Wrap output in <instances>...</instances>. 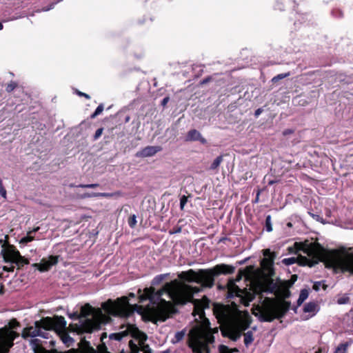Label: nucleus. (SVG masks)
Listing matches in <instances>:
<instances>
[{"label": "nucleus", "mask_w": 353, "mask_h": 353, "mask_svg": "<svg viewBox=\"0 0 353 353\" xmlns=\"http://www.w3.org/2000/svg\"><path fill=\"white\" fill-rule=\"evenodd\" d=\"M287 309L273 301L265 299L259 310L260 320L271 322L275 319L281 318Z\"/></svg>", "instance_id": "nucleus-7"}, {"label": "nucleus", "mask_w": 353, "mask_h": 353, "mask_svg": "<svg viewBox=\"0 0 353 353\" xmlns=\"http://www.w3.org/2000/svg\"><path fill=\"white\" fill-rule=\"evenodd\" d=\"M12 263H15L18 266V269H20L25 265L29 264V260L21 256L20 254L19 256L12 262Z\"/></svg>", "instance_id": "nucleus-24"}, {"label": "nucleus", "mask_w": 353, "mask_h": 353, "mask_svg": "<svg viewBox=\"0 0 353 353\" xmlns=\"http://www.w3.org/2000/svg\"><path fill=\"white\" fill-rule=\"evenodd\" d=\"M104 105L103 103L99 105L95 111L91 114L90 118L94 119L100 115L103 111Z\"/></svg>", "instance_id": "nucleus-34"}, {"label": "nucleus", "mask_w": 353, "mask_h": 353, "mask_svg": "<svg viewBox=\"0 0 353 353\" xmlns=\"http://www.w3.org/2000/svg\"><path fill=\"white\" fill-rule=\"evenodd\" d=\"M184 336H185L184 331L177 332L174 335V338L173 339L172 342L174 343H178V342L181 341L184 338Z\"/></svg>", "instance_id": "nucleus-35"}, {"label": "nucleus", "mask_w": 353, "mask_h": 353, "mask_svg": "<svg viewBox=\"0 0 353 353\" xmlns=\"http://www.w3.org/2000/svg\"><path fill=\"white\" fill-rule=\"evenodd\" d=\"M132 342L130 341V344L132 353H152L148 345L141 343L139 347H138L136 345H132Z\"/></svg>", "instance_id": "nucleus-21"}, {"label": "nucleus", "mask_w": 353, "mask_h": 353, "mask_svg": "<svg viewBox=\"0 0 353 353\" xmlns=\"http://www.w3.org/2000/svg\"><path fill=\"white\" fill-rule=\"evenodd\" d=\"M137 224V216L135 214L130 216L128 219V225L130 228H133Z\"/></svg>", "instance_id": "nucleus-39"}, {"label": "nucleus", "mask_w": 353, "mask_h": 353, "mask_svg": "<svg viewBox=\"0 0 353 353\" xmlns=\"http://www.w3.org/2000/svg\"><path fill=\"white\" fill-rule=\"evenodd\" d=\"M89 350H90V353H97V350H94L92 347H91L90 345V348H89Z\"/></svg>", "instance_id": "nucleus-62"}, {"label": "nucleus", "mask_w": 353, "mask_h": 353, "mask_svg": "<svg viewBox=\"0 0 353 353\" xmlns=\"http://www.w3.org/2000/svg\"><path fill=\"white\" fill-rule=\"evenodd\" d=\"M4 293V285L3 283H1L0 285V294H3Z\"/></svg>", "instance_id": "nucleus-61"}, {"label": "nucleus", "mask_w": 353, "mask_h": 353, "mask_svg": "<svg viewBox=\"0 0 353 353\" xmlns=\"http://www.w3.org/2000/svg\"><path fill=\"white\" fill-rule=\"evenodd\" d=\"M317 307H318V305L316 303L310 302V303H307L306 305H305V306L303 307V312L305 313H307V312L312 313V315H314L317 311Z\"/></svg>", "instance_id": "nucleus-23"}, {"label": "nucleus", "mask_w": 353, "mask_h": 353, "mask_svg": "<svg viewBox=\"0 0 353 353\" xmlns=\"http://www.w3.org/2000/svg\"><path fill=\"white\" fill-rule=\"evenodd\" d=\"M309 292L306 289L301 290L299 299L297 300V304L301 305L308 297Z\"/></svg>", "instance_id": "nucleus-27"}, {"label": "nucleus", "mask_w": 353, "mask_h": 353, "mask_svg": "<svg viewBox=\"0 0 353 353\" xmlns=\"http://www.w3.org/2000/svg\"><path fill=\"white\" fill-rule=\"evenodd\" d=\"M274 257L264 258L262 261L263 266L267 270H270L274 264Z\"/></svg>", "instance_id": "nucleus-29"}, {"label": "nucleus", "mask_w": 353, "mask_h": 353, "mask_svg": "<svg viewBox=\"0 0 353 353\" xmlns=\"http://www.w3.org/2000/svg\"><path fill=\"white\" fill-rule=\"evenodd\" d=\"M166 276H167V274H159V275L156 276L153 279V280L152 281V284L154 285H157L160 284L165 279V278Z\"/></svg>", "instance_id": "nucleus-33"}, {"label": "nucleus", "mask_w": 353, "mask_h": 353, "mask_svg": "<svg viewBox=\"0 0 353 353\" xmlns=\"http://www.w3.org/2000/svg\"><path fill=\"white\" fill-rule=\"evenodd\" d=\"M82 342L85 345V349L83 352H78L77 353H88V341L85 340V338L82 340Z\"/></svg>", "instance_id": "nucleus-45"}, {"label": "nucleus", "mask_w": 353, "mask_h": 353, "mask_svg": "<svg viewBox=\"0 0 353 353\" xmlns=\"http://www.w3.org/2000/svg\"><path fill=\"white\" fill-rule=\"evenodd\" d=\"M263 255L265 258L274 257L275 258L276 255L274 252H271L269 249H265L263 250Z\"/></svg>", "instance_id": "nucleus-43"}, {"label": "nucleus", "mask_w": 353, "mask_h": 353, "mask_svg": "<svg viewBox=\"0 0 353 353\" xmlns=\"http://www.w3.org/2000/svg\"><path fill=\"white\" fill-rule=\"evenodd\" d=\"M3 270L6 272H12L14 270V265H11L10 267L3 266Z\"/></svg>", "instance_id": "nucleus-48"}, {"label": "nucleus", "mask_w": 353, "mask_h": 353, "mask_svg": "<svg viewBox=\"0 0 353 353\" xmlns=\"http://www.w3.org/2000/svg\"><path fill=\"white\" fill-rule=\"evenodd\" d=\"M1 254L6 263H12L19 256L20 252L13 245L4 243L2 244Z\"/></svg>", "instance_id": "nucleus-13"}, {"label": "nucleus", "mask_w": 353, "mask_h": 353, "mask_svg": "<svg viewBox=\"0 0 353 353\" xmlns=\"http://www.w3.org/2000/svg\"><path fill=\"white\" fill-rule=\"evenodd\" d=\"M10 326L11 328H14L19 326V323L16 319H13L10 322Z\"/></svg>", "instance_id": "nucleus-46"}, {"label": "nucleus", "mask_w": 353, "mask_h": 353, "mask_svg": "<svg viewBox=\"0 0 353 353\" xmlns=\"http://www.w3.org/2000/svg\"><path fill=\"white\" fill-rule=\"evenodd\" d=\"M188 202V197L185 195H183L180 199V208L181 210L184 209L185 204Z\"/></svg>", "instance_id": "nucleus-42"}, {"label": "nucleus", "mask_w": 353, "mask_h": 353, "mask_svg": "<svg viewBox=\"0 0 353 353\" xmlns=\"http://www.w3.org/2000/svg\"><path fill=\"white\" fill-rule=\"evenodd\" d=\"M224 80L222 77V74L215 73L210 75L199 83V85L208 86V87H219L223 86Z\"/></svg>", "instance_id": "nucleus-14"}, {"label": "nucleus", "mask_w": 353, "mask_h": 353, "mask_svg": "<svg viewBox=\"0 0 353 353\" xmlns=\"http://www.w3.org/2000/svg\"><path fill=\"white\" fill-rule=\"evenodd\" d=\"M40 334L41 335H39V336H41L44 339H48V333H47L46 332H43V331H41V330H40Z\"/></svg>", "instance_id": "nucleus-54"}, {"label": "nucleus", "mask_w": 353, "mask_h": 353, "mask_svg": "<svg viewBox=\"0 0 353 353\" xmlns=\"http://www.w3.org/2000/svg\"><path fill=\"white\" fill-rule=\"evenodd\" d=\"M152 85L154 87H156L157 85V81H156V79H152Z\"/></svg>", "instance_id": "nucleus-63"}, {"label": "nucleus", "mask_w": 353, "mask_h": 353, "mask_svg": "<svg viewBox=\"0 0 353 353\" xmlns=\"http://www.w3.org/2000/svg\"><path fill=\"white\" fill-rule=\"evenodd\" d=\"M169 100H170V98H169L168 97H165V98L162 100V101H161V105H162V106L165 107V106L167 105V103H168V102L169 101Z\"/></svg>", "instance_id": "nucleus-55"}, {"label": "nucleus", "mask_w": 353, "mask_h": 353, "mask_svg": "<svg viewBox=\"0 0 353 353\" xmlns=\"http://www.w3.org/2000/svg\"><path fill=\"white\" fill-rule=\"evenodd\" d=\"M350 342H346L339 344L335 349L334 353H347V348L350 345Z\"/></svg>", "instance_id": "nucleus-26"}, {"label": "nucleus", "mask_w": 353, "mask_h": 353, "mask_svg": "<svg viewBox=\"0 0 353 353\" xmlns=\"http://www.w3.org/2000/svg\"><path fill=\"white\" fill-rule=\"evenodd\" d=\"M102 307L109 314L123 318L129 317L134 314L132 305H130L126 296L117 299L116 301L109 300L103 303Z\"/></svg>", "instance_id": "nucleus-5"}, {"label": "nucleus", "mask_w": 353, "mask_h": 353, "mask_svg": "<svg viewBox=\"0 0 353 353\" xmlns=\"http://www.w3.org/2000/svg\"><path fill=\"white\" fill-rule=\"evenodd\" d=\"M69 331L71 332L69 326L67 327L65 325V327H58L55 332L60 336L64 343H68L73 341V339L69 336Z\"/></svg>", "instance_id": "nucleus-20"}, {"label": "nucleus", "mask_w": 353, "mask_h": 353, "mask_svg": "<svg viewBox=\"0 0 353 353\" xmlns=\"http://www.w3.org/2000/svg\"><path fill=\"white\" fill-rule=\"evenodd\" d=\"M19 334L10 328L4 327L0 329V352L7 353L14 345V341Z\"/></svg>", "instance_id": "nucleus-11"}, {"label": "nucleus", "mask_w": 353, "mask_h": 353, "mask_svg": "<svg viewBox=\"0 0 353 353\" xmlns=\"http://www.w3.org/2000/svg\"><path fill=\"white\" fill-rule=\"evenodd\" d=\"M220 351H221V353H231L230 352V350L224 345L220 346Z\"/></svg>", "instance_id": "nucleus-49"}, {"label": "nucleus", "mask_w": 353, "mask_h": 353, "mask_svg": "<svg viewBox=\"0 0 353 353\" xmlns=\"http://www.w3.org/2000/svg\"><path fill=\"white\" fill-rule=\"evenodd\" d=\"M297 251H302L307 256L285 258L282 263L290 265L298 263L300 265L312 267L319 261H323L328 268H340L353 274V253L341 254L336 250H326L318 243H295Z\"/></svg>", "instance_id": "nucleus-2"}, {"label": "nucleus", "mask_w": 353, "mask_h": 353, "mask_svg": "<svg viewBox=\"0 0 353 353\" xmlns=\"http://www.w3.org/2000/svg\"><path fill=\"white\" fill-rule=\"evenodd\" d=\"M200 291L201 288L199 287H193L174 280L165 283L157 292L152 287L145 288L139 299L140 302L148 299L150 301L153 305L155 316L161 321H165L174 312L172 303L183 305L193 301L194 308L192 314L198 315L203 325L193 327L190 330L189 346L194 353H210L209 345L213 343L214 337L210 332L208 320L204 317V309L209 307L208 301L193 299L194 294Z\"/></svg>", "instance_id": "nucleus-1"}, {"label": "nucleus", "mask_w": 353, "mask_h": 353, "mask_svg": "<svg viewBox=\"0 0 353 353\" xmlns=\"http://www.w3.org/2000/svg\"><path fill=\"white\" fill-rule=\"evenodd\" d=\"M263 112V109L260 108H258L255 112H254V116L255 117H258L262 112Z\"/></svg>", "instance_id": "nucleus-52"}, {"label": "nucleus", "mask_w": 353, "mask_h": 353, "mask_svg": "<svg viewBox=\"0 0 353 353\" xmlns=\"http://www.w3.org/2000/svg\"><path fill=\"white\" fill-rule=\"evenodd\" d=\"M90 334L93 331L101 329L102 326L108 323L110 318L103 314L101 309L96 310L90 305Z\"/></svg>", "instance_id": "nucleus-9"}, {"label": "nucleus", "mask_w": 353, "mask_h": 353, "mask_svg": "<svg viewBox=\"0 0 353 353\" xmlns=\"http://www.w3.org/2000/svg\"><path fill=\"white\" fill-rule=\"evenodd\" d=\"M75 92H77L79 96H84L85 97L88 98V94H87L82 93V92H79L78 90H75Z\"/></svg>", "instance_id": "nucleus-59"}, {"label": "nucleus", "mask_w": 353, "mask_h": 353, "mask_svg": "<svg viewBox=\"0 0 353 353\" xmlns=\"http://www.w3.org/2000/svg\"><path fill=\"white\" fill-rule=\"evenodd\" d=\"M309 17L308 14H299L298 16H297V19H296V21L294 22V26H297V21H300V23H305V20L307 19V17Z\"/></svg>", "instance_id": "nucleus-36"}, {"label": "nucleus", "mask_w": 353, "mask_h": 353, "mask_svg": "<svg viewBox=\"0 0 353 353\" xmlns=\"http://www.w3.org/2000/svg\"><path fill=\"white\" fill-rule=\"evenodd\" d=\"M234 270V266L221 263L208 269H199L196 271L190 269L182 271L178 274V278L183 283L199 284L201 288H212L214 285L216 276L232 274Z\"/></svg>", "instance_id": "nucleus-4"}, {"label": "nucleus", "mask_w": 353, "mask_h": 353, "mask_svg": "<svg viewBox=\"0 0 353 353\" xmlns=\"http://www.w3.org/2000/svg\"><path fill=\"white\" fill-rule=\"evenodd\" d=\"M30 344L34 353H46V349L42 346L39 339H32L30 341Z\"/></svg>", "instance_id": "nucleus-22"}, {"label": "nucleus", "mask_w": 353, "mask_h": 353, "mask_svg": "<svg viewBox=\"0 0 353 353\" xmlns=\"http://www.w3.org/2000/svg\"><path fill=\"white\" fill-rule=\"evenodd\" d=\"M8 239H9V236L8 234L5 235L4 239H0V244L2 245V244L4 243H9Z\"/></svg>", "instance_id": "nucleus-53"}, {"label": "nucleus", "mask_w": 353, "mask_h": 353, "mask_svg": "<svg viewBox=\"0 0 353 353\" xmlns=\"http://www.w3.org/2000/svg\"><path fill=\"white\" fill-rule=\"evenodd\" d=\"M39 228L37 227V228H34L32 231L28 232V235L25 237H23L21 241H20V243H28L29 242H31L32 241L34 238V236H30V234L32 233V232H37L39 230Z\"/></svg>", "instance_id": "nucleus-30"}, {"label": "nucleus", "mask_w": 353, "mask_h": 353, "mask_svg": "<svg viewBox=\"0 0 353 353\" xmlns=\"http://www.w3.org/2000/svg\"><path fill=\"white\" fill-rule=\"evenodd\" d=\"M275 8L276 10H283V7L280 4L279 1H277V2H276V4L275 6Z\"/></svg>", "instance_id": "nucleus-56"}, {"label": "nucleus", "mask_w": 353, "mask_h": 353, "mask_svg": "<svg viewBox=\"0 0 353 353\" xmlns=\"http://www.w3.org/2000/svg\"><path fill=\"white\" fill-rule=\"evenodd\" d=\"M222 161L223 156L220 155L217 157L211 164L210 169L212 170H216L218 167L220 165V164L222 163Z\"/></svg>", "instance_id": "nucleus-31"}, {"label": "nucleus", "mask_w": 353, "mask_h": 353, "mask_svg": "<svg viewBox=\"0 0 353 353\" xmlns=\"http://www.w3.org/2000/svg\"><path fill=\"white\" fill-rule=\"evenodd\" d=\"M315 353H322V349L319 348L316 351H315Z\"/></svg>", "instance_id": "nucleus-64"}, {"label": "nucleus", "mask_w": 353, "mask_h": 353, "mask_svg": "<svg viewBox=\"0 0 353 353\" xmlns=\"http://www.w3.org/2000/svg\"><path fill=\"white\" fill-rule=\"evenodd\" d=\"M162 150L161 146H147L137 154V157H148L154 155Z\"/></svg>", "instance_id": "nucleus-18"}, {"label": "nucleus", "mask_w": 353, "mask_h": 353, "mask_svg": "<svg viewBox=\"0 0 353 353\" xmlns=\"http://www.w3.org/2000/svg\"><path fill=\"white\" fill-rule=\"evenodd\" d=\"M18 87V83L15 81H10V83L8 85L7 88H17Z\"/></svg>", "instance_id": "nucleus-50"}, {"label": "nucleus", "mask_w": 353, "mask_h": 353, "mask_svg": "<svg viewBox=\"0 0 353 353\" xmlns=\"http://www.w3.org/2000/svg\"><path fill=\"white\" fill-rule=\"evenodd\" d=\"M54 3H51L49 6L46 7V8H43V11H48L51 9H52L54 8Z\"/></svg>", "instance_id": "nucleus-57"}, {"label": "nucleus", "mask_w": 353, "mask_h": 353, "mask_svg": "<svg viewBox=\"0 0 353 353\" xmlns=\"http://www.w3.org/2000/svg\"><path fill=\"white\" fill-rule=\"evenodd\" d=\"M107 337V334L105 332L102 333L101 335V341L102 342V344L99 345L97 346V352L98 353H110L108 351L107 347L105 345V343L103 342V339ZM124 353V352H121Z\"/></svg>", "instance_id": "nucleus-25"}, {"label": "nucleus", "mask_w": 353, "mask_h": 353, "mask_svg": "<svg viewBox=\"0 0 353 353\" xmlns=\"http://www.w3.org/2000/svg\"><path fill=\"white\" fill-rule=\"evenodd\" d=\"M126 327L125 330H122L117 333H112L109 335V339L110 340L115 341H121L123 337L128 336V334H131L132 336L136 337L139 334V329L136 327L135 325L131 323H127L126 325H123L121 329Z\"/></svg>", "instance_id": "nucleus-12"}, {"label": "nucleus", "mask_w": 353, "mask_h": 353, "mask_svg": "<svg viewBox=\"0 0 353 353\" xmlns=\"http://www.w3.org/2000/svg\"><path fill=\"white\" fill-rule=\"evenodd\" d=\"M293 103L296 105L305 106L308 103V101L303 97H296L293 99Z\"/></svg>", "instance_id": "nucleus-32"}, {"label": "nucleus", "mask_w": 353, "mask_h": 353, "mask_svg": "<svg viewBox=\"0 0 353 353\" xmlns=\"http://www.w3.org/2000/svg\"><path fill=\"white\" fill-rule=\"evenodd\" d=\"M254 341L253 333L252 331H248L244 334V343L248 347Z\"/></svg>", "instance_id": "nucleus-28"}, {"label": "nucleus", "mask_w": 353, "mask_h": 353, "mask_svg": "<svg viewBox=\"0 0 353 353\" xmlns=\"http://www.w3.org/2000/svg\"><path fill=\"white\" fill-rule=\"evenodd\" d=\"M228 298H233L237 296L240 299L242 303L248 306L249 302L252 301L254 299V296L245 290L239 288L235 283L234 280H229L228 284Z\"/></svg>", "instance_id": "nucleus-10"}, {"label": "nucleus", "mask_w": 353, "mask_h": 353, "mask_svg": "<svg viewBox=\"0 0 353 353\" xmlns=\"http://www.w3.org/2000/svg\"><path fill=\"white\" fill-rule=\"evenodd\" d=\"M213 312L218 322L223 327L222 332L233 341L238 340L243 331L250 324V316L248 312H242L236 305L230 306L216 304Z\"/></svg>", "instance_id": "nucleus-3"}, {"label": "nucleus", "mask_w": 353, "mask_h": 353, "mask_svg": "<svg viewBox=\"0 0 353 353\" xmlns=\"http://www.w3.org/2000/svg\"><path fill=\"white\" fill-rule=\"evenodd\" d=\"M34 325L41 330H54L56 332L58 327H65L66 321L63 316L55 315L53 317H43L39 321H36Z\"/></svg>", "instance_id": "nucleus-8"}, {"label": "nucleus", "mask_w": 353, "mask_h": 353, "mask_svg": "<svg viewBox=\"0 0 353 353\" xmlns=\"http://www.w3.org/2000/svg\"><path fill=\"white\" fill-rule=\"evenodd\" d=\"M0 195L6 198V190L3 185L2 181L0 179Z\"/></svg>", "instance_id": "nucleus-44"}, {"label": "nucleus", "mask_w": 353, "mask_h": 353, "mask_svg": "<svg viewBox=\"0 0 353 353\" xmlns=\"http://www.w3.org/2000/svg\"><path fill=\"white\" fill-rule=\"evenodd\" d=\"M186 141H199L203 144H205L207 141L205 138H203L201 134L196 130L193 129L190 130L185 137Z\"/></svg>", "instance_id": "nucleus-17"}, {"label": "nucleus", "mask_w": 353, "mask_h": 353, "mask_svg": "<svg viewBox=\"0 0 353 353\" xmlns=\"http://www.w3.org/2000/svg\"><path fill=\"white\" fill-rule=\"evenodd\" d=\"M203 72V66L202 65L194 64L189 66H187L185 70L182 71V74L183 77L189 78L188 81H192V77L193 79H197L199 77Z\"/></svg>", "instance_id": "nucleus-15"}, {"label": "nucleus", "mask_w": 353, "mask_h": 353, "mask_svg": "<svg viewBox=\"0 0 353 353\" xmlns=\"http://www.w3.org/2000/svg\"><path fill=\"white\" fill-rule=\"evenodd\" d=\"M40 330V328L36 327L35 326L26 327L23 329L21 336L24 339H27L28 337L34 338L39 336V335H41Z\"/></svg>", "instance_id": "nucleus-19"}, {"label": "nucleus", "mask_w": 353, "mask_h": 353, "mask_svg": "<svg viewBox=\"0 0 353 353\" xmlns=\"http://www.w3.org/2000/svg\"><path fill=\"white\" fill-rule=\"evenodd\" d=\"M119 194V193H100L99 194V196H105V197H110L112 196L113 195Z\"/></svg>", "instance_id": "nucleus-51"}, {"label": "nucleus", "mask_w": 353, "mask_h": 353, "mask_svg": "<svg viewBox=\"0 0 353 353\" xmlns=\"http://www.w3.org/2000/svg\"><path fill=\"white\" fill-rule=\"evenodd\" d=\"M320 285H321V283L320 282L315 283L314 286H313V288L315 290L318 291L319 290Z\"/></svg>", "instance_id": "nucleus-58"}, {"label": "nucleus", "mask_w": 353, "mask_h": 353, "mask_svg": "<svg viewBox=\"0 0 353 353\" xmlns=\"http://www.w3.org/2000/svg\"><path fill=\"white\" fill-rule=\"evenodd\" d=\"M46 353H62V352H58V351L55 349L48 350H46Z\"/></svg>", "instance_id": "nucleus-60"}, {"label": "nucleus", "mask_w": 353, "mask_h": 353, "mask_svg": "<svg viewBox=\"0 0 353 353\" xmlns=\"http://www.w3.org/2000/svg\"><path fill=\"white\" fill-rule=\"evenodd\" d=\"M68 316L73 321H78V323H72L69 325L71 332L78 334L88 333V303L81 307L80 311H75L68 314Z\"/></svg>", "instance_id": "nucleus-6"}, {"label": "nucleus", "mask_w": 353, "mask_h": 353, "mask_svg": "<svg viewBox=\"0 0 353 353\" xmlns=\"http://www.w3.org/2000/svg\"><path fill=\"white\" fill-rule=\"evenodd\" d=\"M265 229L268 232L272 231L271 216L268 215L265 219Z\"/></svg>", "instance_id": "nucleus-38"}, {"label": "nucleus", "mask_w": 353, "mask_h": 353, "mask_svg": "<svg viewBox=\"0 0 353 353\" xmlns=\"http://www.w3.org/2000/svg\"><path fill=\"white\" fill-rule=\"evenodd\" d=\"M290 76V72L279 74L272 79L273 83H276L287 77Z\"/></svg>", "instance_id": "nucleus-37"}, {"label": "nucleus", "mask_w": 353, "mask_h": 353, "mask_svg": "<svg viewBox=\"0 0 353 353\" xmlns=\"http://www.w3.org/2000/svg\"><path fill=\"white\" fill-rule=\"evenodd\" d=\"M59 256L50 255L48 259H43L39 263H34L37 270L41 272H47L59 262Z\"/></svg>", "instance_id": "nucleus-16"}, {"label": "nucleus", "mask_w": 353, "mask_h": 353, "mask_svg": "<svg viewBox=\"0 0 353 353\" xmlns=\"http://www.w3.org/2000/svg\"><path fill=\"white\" fill-rule=\"evenodd\" d=\"M102 132H103V128H99L94 134V139L95 140L97 139L101 135Z\"/></svg>", "instance_id": "nucleus-47"}, {"label": "nucleus", "mask_w": 353, "mask_h": 353, "mask_svg": "<svg viewBox=\"0 0 353 353\" xmlns=\"http://www.w3.org/2000/svg\"><path fill=\"white\" fill-rule=\"evenodd\" d=\"M332 15L336 18H341L343 16V13L340 9H334L332 11Z\"/></svg>", "instance_id": "nucleus-41"}, {"label": "nucleus", "mask_w": 353, "mask_h": 353, "mask_svg": "<svg viewBox=\"0 0 353 353\" xmlns=\"http://www.w3.org/2000/svg\"><path fill=\"white\" fill-rule=\"evenodd\" d=\"M349 301H350V298L346 295L341 296L337 299V303L339 305L348 303Z\"/></svg>", "instance_id": "nucleus-40"}]
</instances>
